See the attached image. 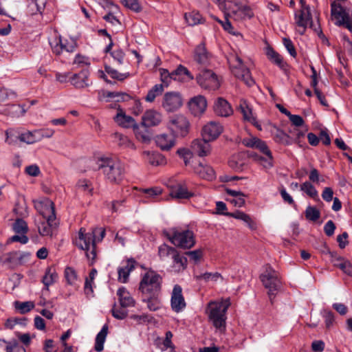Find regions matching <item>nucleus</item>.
Masks as SVG:
<instances>
[{"instance_id": "19", "label": "nucleus", "mask_w": 352, "mask_h": 352, "mask_svg": "<svg viewBox=\"0 0 352 352\" xmlns=\"http://www.w3.org/2000/svg\"><path fill=\"white\" fill-rule=\"evenodd\" d=\"M222 132L223 126L219 122L211 121L203 126L201 136L210 142L216 140Z\"/></svg>"}, {"instance_id": "7", "label": "nucleus", "mask_w": 352, "mask_h": 352, "mask_svg": "<svg viewBox=\"0 0 352 352\" xmlns=\"http://www.w3.org/2000/svg\"><path fill=\"white\" fill-rule=\"evenodd\" d=\"M331 16L335 24L352 32V11L350 9L342 6L340 3L333 2L331 3Z\"/></svg>"}, {"instance_id": "26", "label": "nucleus", "mask_w": 352, "mask_h": 352, "mask_svg": "<svg viewBox=\"0 0 352 352\" xmlns=\"http://www.w3.org/2000/svg\"><path fill=\"white\" fill-rule=\"evenodd\" d=\"M172 264L170 265V270L174 273H179L186 270L187 267V258L177 252L171 258Z\"/></svg>"}, {"instance_id": "61", "label": "nucleus", "mask_w": 352, "mask_h": 352, "mask_svg": "<svg viewBox=\"0 0 352 352\" xmlns=\"http://www.w3.org/2000/svg\"><path fill=\"white\" fill-rule=\"evenodd\" d=\"M186 75L190 80H192L194 76L191 74L189 70L184 66L180 65L173 72V75L176 77L177 75Z\"/></svg>"}, {"instance_id": "36", "label": "nucleus", "mask_w": 352, "mask_h": 352, "mask_svg": "<svg viewBox=\"0 0 352 352\" xmlns=\"http://www.w3.org/2000/svg\"><path fill=\"white\" fill-rule=\"evenodd\" d=\"M57 279L58 274L55 269L52 267H49L45 270V275L42 279V283L44 284L45 289L48 290V287L53 285Z\"/></svg>"}, {"instance_id": "49", "label": "nucleus", "mask_w": 352, "mask_h": 352, "mask_svg": "<svg viewBox=\"0 0 352 352\" xmlns=\"http://www.w3.org/2000/svg\"><path fill=\"white\" fill-rule=\"evenodd\" d=\"M12 228L16 234H27L28 226L23 218H17L12 225Z\"/></svg>"}, {"instance_id": "29", "label": "nucleus", "mask_w": 352, "mask_h": 352, "mask_svg": "<svg viewBox=\"0 0 352 352\" xmlns=\"http://www.w3.org/2000/svg\"><path fill=\"white\" fill-rule=\"evenodd\" d=\"M194 59L198 64L203 66L209 63L210 54L207 52L204 44L201 43L197 46L195 50Z\"/></svg>"}, {"instance_id": "17", "label": "nucleus", "mask_w": 352, "mask_h": 352, "mask_svg": "<svg viewBox=\"0 0 352 352\" xmlns=\"http://www.w3.org/2000/svg\"><path fill=\"white\" fill-rule=\"evenodd\" d=\"M170 306L173 311L176 313L182 311L186 306L182 294V288L179 285H175L173 287L170 298Z\"/></svg>"}, {"instance_id": "45", "label": "nucleus", "mask_w": 352, "mask_h": 352, "mask_svg": "<svg viewBox=\"0 0 352 352\" xmlns=\"http://www.w3.org/2000/svg\"><path fill=\"white\" fill-rule=\"evenodd\" d=\"M239 109L243 114L245 120L248 122L254 121V117L253 116L252 109L248 104L246 100H241Z\"/></svg>"}, {"instance_id": "20", "label": "nucleus", "mask_w": 352, "mask_h": 352, "mask_svg": "<svg viewBox=\"0 0 352 352\" xmlns=\"http://www.w3.org/2000/svg\"><path fill=\"white\" fill-rule=\"evenodd\" d=\"M188 107L195 116H201L207 107V101L204 96L198 95L192 98L188 102Z\"/></svg>"}, {"instance_id": "46", "label": "nucleus", "mask_w": 352, "mask_h": 352, "mask_svg": "<svg viewBox=\"0 0 352 352\" xmlns=\"http://www.w3.org/2000/svg\"><path fill=\"white\" fill-rule=\"evenodd\" d=\"M163 91H164L163 85L157 84L155 86H153L152 87V89H151L148 91V92L145 98V100L147 102H152L155 100V99L157 96H158L162 94Z\"/></svg>"}, {"instance_id": "53", "label": "nucleus", "mask_w": 352, "mask_h": 352, "mask_svg": "<svg viewBox=\"0 0 352 352\" xmlns=\"http://www.w3.org/2000/svg\"><path fill=\"white\" fill-rule=\"evenodd\" d=\"M320 217V211L315 207L308 206L305 210V217L307 219L316 221Z\"/></svg>"}, {"instance_id": "23", "label": "nucleus", "mask_w": 352, "mask_h": 352, "mask_svg": "<svg viewBox=\"0 0 352 352\" xmlns=\"http://www.w3.org/2000/svg\"><path fill=\"white\" fill-rule=\"evenodd\" d=\"M209 142L203 138L196 139L192 142V148L199 157L207 156L211 152V146Z\"/></svg>"}, {"instance_id": "2", "label": "nucleus", "mask_w": 352, "mask_h": 352, "mask_svg": "<svg viewBox=\"0 0 352 352\" xmlns=\"http://www.w3.org/2000/svg\"><path fill=\"white\" fill-rule=\"evenodd\" d=\"M97 168L102 170L105 179L111 184H119L125 175L124 164L116 157H101L96 160Z\"/></svg>"}, {"instance_id": "24", "label": "nucleus", "mask_w": 352, "mask_h": 352, "mask_svg": "<svg viewBox=\"0 0 352 352\" xmlns=\"http://www.w3.org/2000/svg\"><path fill=\"white\" fill-rule=\"evenodd\" d=\"M113 120L119 126L123 128H130L136 124L134 118L127 116L120 107L117 109V113L113 117Z\"/></svg>"}, {"instance_id": "58", "label": "nucleus", "mask_w": 352, "mask_h": 352, "mask_svg": "<svg viewBox=\"0 0 352 352\" xmlns=\"http://www.w3.org/2000/svg\"><path fill=\"white\" fill-rule=\"evenodd\" d=\"M65 276L68 284L74 285L77 280V274L72 268L67 267L65 270Z\"/></svg>"}, {"instance_id": "52", "label": "nucleus", "mask_w": 352, "mask_h": 352, "mask_svg": "<svg viewBox=\"0 0 352 352\" xmlns=\"http://www.w3.org/2000/svg\"><path fill=\"white\" fill-rule=\"evenodd\" d=\"M265 157L256 156V160L265 169H270L273 166L274 158L272 154L265 155Z\"/></svg>"}, {"instance_id": "8", "label": "nucleus", "mask_w": 352, "mask_h": 352, "mask_svg": "<svg viewBox=\"0 0 352 352\" xmlns=\"http://www.w3.org/2000/svg\"><path fill=\"white\" fill-rule=\"evenodd\" d=\"M169 241L175 246L184 249L191 248L195 244L194 234L190 230L179 231L173 229L171 233H166Z\"/></svg>"}, {"instance_id": "9", "label": "nucleus", "mask_w": 352, "mask_h": 352, "mask_svg": "<svg viewBox=\"0 0 352 352\" xmlns=\"http://www.w3.org/2000/svg\"><path fill=\"white\" fill-rule=\"evenodd\" d=\"M189 122L187 118L181 115H175L170 118L167 127L174 136L184 137L188 133Z\"/></svg>"}, {"instance_id": "54", "label": "nucleus", "mask_w": 352, "mask_h": 352, "mask_svg": "<svg viewBox=\"0 0 352 352\" xmlns=\"http://www.w3.org/2000/svg\"><path fill=\"white\" fill-rule=\"evenodd\" d=\"M275 140L277 142L286 145L292 144L294 142L293 139L283 131H277L276 134L275 135Z\"/></svg>"}, {"instance_id": "51", "label": "nucleus", "mask_w": 352, "mask_h": 352, "mask_svg": "<svg viewBox=\"0 0 352 352\" xmlns=\"http://www.w3.org/2000/svg\"><path fill=\"white\" fill-rule=\"evenodd\" d=\"M20 142L29 144L38 142V136H36V131L33 132L27 131L25 133H21Z\"/></svg>"}, {"instance_id": "42", "label": "nucleus", "mask_w": 352, "mask_h": 352, "mask_svg": "<svg viewBox=\"0 0 352 352\" xmlns=\"http://www.w3.org/2000/svg\"><path fill=\"white\" fill-rule=\"evenodd\" d=\"M266 55L272 62L277 65L279 67L282 69L285 67V63L283 61V57L272 47H267L266 49Z\"/></svg>"}, {"instance_id": "37", "label": "nucleus", "mask_w": 352, "mask_h": 352, "mask_svg": "<svg viewBox=\"0 0 352 352\" xmlns=\"http://www.w3.org/2000/svg\"><path fill=\"white\" fill-rule=\"evenodd\" d=\"M173 338V333L168 331L166 333L165 338H157L155 340V344L158 349L164 351L170 348L174 349V346L172 343L171 339Z\"/></svg>"}, {"instance_id": "48", "label": "nucleus", "mask_w": 352, "mask_h": 352, "mask_svg": "<svg viewBox=\"0 0 352 352\" xmlns=\"http://www.w3.org/2000/svg\"><path fill=\"white\" fill-rule=\"evenodd\" d=\"M6 142L9 144H15L20 141L21 133L14 129H9L6 131Z\"/></svg>"}, {"instance_id": "41", "label": "nucleus", "mask_w": 352, "mask_h": 352, "mask_svg": "<svg viewBox=\"0 0 352 352\" xmlns=\"http://www.w3.org/2000/svg\"><path fill=\"white\" fill-rule=\"evenodd\" d=\"M184 18L186 23L190 26H194L204 22L202 16L197 11H192L186 13L184 14Z\"/></svg>"}, {"instance_id": "62", "label": "nucleus", "mask_w": 352, "mask_h": 352, "mask_svg": "<svg viewBox=\"0 0 352 352\" xmlns=\"http://www.w3.org/2000/svg\"><path fill=\"white\" fill-rule=\"evenodd\" d=\"M19 242L21 244H26L28 242V237L25 234H17L8 239V243Z\"/></svg>"}, {"instance_id": "39", "label": "nucleus", "mask_w": 352, "mask_h": 352, "mask_svg": "<svg viewBox=\"0 0 352 352\" xmlns=\"http://www.w3.org/2000/svg\"><path fill=\"white\" fill-rule=\"evenodd\" d=\"M177 252V250L175 248L166 243H163L158 247V256L162 261H165L170 257L172 258Z\"/></svg>"}, {"instance_id": "57", "label": "nucleus", "mask_w": 352, "mask_h": 352, "mask_svg": "<svg viewBox=\"0 0 352 352\" xmlns=\"http://www.w3.org/2000/svg\"><path fill=\"white\" fill-rule=\"evenodd\" d=\"M15 307L21 314H25L32 310L34 307V305L30 301L23 302H16Z\"/></svg>"}, {"instance_id": "33", "label": "nucleus", "mask_w": 352, "mask_h": 352, "mask_svg": "<svg viewBox=\"0 0 352 352\" xmlns=\"http://www.w3.org/2000/svg\"><path fill=\"white\" fill-rule=\"evenodd\" d=\"M135 263L134 260L129 259L125 266L118 269V280L120 282L124 283L127 282L130 272L135 268Z\"/></svg>"}, {"instance_id": "59", "label": "nucleus", "mask_w": 352, "mask_h": 352, "mask_svg": "<svg viewBox=\"0 0 352 352\" xmlns=\"http://www.w3.org/2000/svg\"><path fill=\"white\" fill-rule=\"evenodd\" d=\"M136 138L144 144L150 142L151 138L149 133L146 130H138L135 133Z\"/></svg>"}, {"instance_id": "55", "label": "nucleus", "mask_w": 352, "mask_h": 352, "mask_svg": "<svg viewBox=\"0 0 352 352\" xmlns=\"http://www.w3.org/2000/svg\"><path fill=\"white\" fill-rule=\"evenodd\" d=\"M160 76L162 82L161 85H163V87H166L169 85L173 79L176 80V77L175 75H173V72L169 73L168 70L164 69L160 70Z\"/></svg>"}, {"instance_id": "6", "label": "nucleus", "mask_w": 352, "mask_h": 352, "mask_svg": "<svg viewBox=\"0 0 352 352\" xmlns=\"http://www.w3.org/2000/svg\"><path fill=\"white\" fill-rule=\"evenodd\" d=\"M260 279L264 287L268 289V295L272 301L281 285L279 274L270 265H267L260 276Z\"/></svg>"}, {"instance_id": "4", "label": "nucleus", "mask_w": 352, "mask_h": 352, "mask_svg": "<svg viewBox=\"0 0 352 352\" xmlns=\"http://www.w3.org/2000/svg\"><path fill=\"white\" fill-rule=\"evenodd\" d=\"M227 59L232 74L236 78L241 79L249 87L254 84L250 70L243 65L242 59L236 54H230Z\"/></svg>"}, {"instance_id": "64", "label": "nucleus", "mask_w": 352, "mask_h": 352, "mask_svg": "<svg viewBox=\"0 0 352 352\" xmlns=\"http://www.w3.org/2000/svg\"><path fill=\"white\" fill-rule=\"evenodd\" d=\"M6 346H11L12 352H26L25 349L20 346L16 341H13L10 342H6Z\"/></svg>"}, {"instance_id": "27", "label": "nucleus", "mask_w": 352, "mask_h": 352, "mask_svg": "<svg viewBox=\"0 0 352 352\" xmlns=\"http://www.w3.org/2000/svg\"><path fill=\"white\" fill-rule=\"evenodd\" d=\"M226 216L231 217L243 221L250 230H254L257 228L255 221L249 214L242 211L236 210L233 212H228L226 213Z\"/></svg>"}, {"instance_id": "63", "label": "nucleus", "mask_w": 352, "mask_h": 352, "mask_svg": "<svg viewBox=\"0 0 352 352\" xmlns=\"http://www.w3.org/2000/svg\"><path fill=\"white\" fill-rule=\"evenodd\" d=\"M283 41L284 46L285 47V48L287 49V50L288 51L289 54L292 57L295 58L297 54H296V50H295V47L294 46L292 41L289 38H284L283 39Z\"/></svg>"}, {"instance_id": "31", "label": "nucleus", "mask_w": 352, "mask_h": 352, "mask_svg": "<svg viewBox=\"0 0 352 352\" xmlns=\"http://www.w3.org/2000/svg\"><path fill=\"white\" fill-rule=\"evenodd\" d=\"M157 145L164 151L170 150L175 144L173 135L160 134L155 138Z\"/></svg>"}, {"instance_id": "43", "label": "nucleus", "mask_w": 352, "mask_h": 352, "mask_svg": "<svg viewBox=\"0 0 352 352\" xmlns=\"http://www.w3.org/2000/svg\"><path fill=\"white\" fill-rule=\"evenodd\" d=\"M113 137L116 141L118 145L122 148H130L135 149V147L133 143L128 138V137L123 135L119 133H115L113 134Z\"/></svg>"}, {"instance_id": "5", "label": "nucleus", "mask_w": 352, "mask_h": 352, "mask_svg": "<svg viewBox=\"0 0 352 352\" xmlns=\"http://www.w3.org/2000/svg\"><path fill=\"white\" fill-rule=\"evenodd\" d=\"M162 277L154 271L146 272L140 283V289L144 296L159 295Z\"/></svg>"}, {"instance_id": "56", "label": "nucleus", "mask_w": 352, "mask_h": 352, "mask_svg": "<svg viewBox=\"0 0 352 352\" xmlns=\"http://www.w3.org/2000/svg\"><path fill=\"white\" fill-rule=\"evenodd\" d=\"M105 71L111 76V78L118 80H123L129 76V73H119L117 70L110 66H105Z\"/></svg>"}, {"instance_id": "22", "label": "nucleus", "mask_w": 352, "mask_h": 352, "mask_svg": "<svg viewBox=\"0 0 352 352\" xmlns=\"http://www.w3.org/2000/svg\"><path fill=\"white\" fill-rule=\"evenodd\" d=\"M214 112L221 117H228L233 113L230 104L223 98H218L214 103Z\"/></svg>"}, {"instance_id": "12", "label": "nucleus", "mask_w": 352, "mask_h": 352, "mask_svg": "<svg viewBox=\"0 0 352 352\" xmlns=\"http://www.w3.org/2000/svg\"><path fill=\"white\" fill-rule=\"evenodd\" d=\"M34 208L38 212L35 218H54L56 217L54 203L48 198L34 201Z\"/></svg>"}, {"instance_id": "18", "label": "nucleus", "mask_w": 352, "mask_h": 352, "mask_svg": "<svg viewBox=\"0 0 352 352\" xmlns=\"http://www.w3.org/2000/svg\"><path fill=\"white\" fill-rule=\"evenodd\" d=\"M163 116L161 112L153 109L146 110L142 116L141 124L146 128L156 126L162 122Z\"/></svg>"}, {"instance_id": "60", "label": "nucleus", "mask_w": 352, "mask_h": 352, "mask_svg": "<svg viewBox=\"0 0 352 352\" xmlns=\"http://www.w3.org/2000/svg\"><path fill=\"white\" fill-rule=\"evenodd\" d=\"M122 3L126 8L139 12L141 8L138 0H121Z\"/></svg>"}, {"instance_id": "47", "label": "nucleus", "mask_w": 352, "mask_h": 352, "mask_svg": "<svg viewBox=\"0 0 352 352\" xmlns=\"http://www.w3.org/2000/svg\"><path fill=\"white\" fill-rule=\"evenodd\" d=\"M110 6H111V12L109 14L104 15L103 16V19L107 22L109 23L111 25H112L113 26L120 25V21L113 14L117 11H118V6H116L113 3H111Z\"/></svg>"}, {"instance_id": "1", "label": "nucleus", "mask_w": 352, "mask_h": 352, "mask_svg": "<svg viewBox=\"0 0 352 352\" xmlns=\"http://www.w3.org/2000/svg\"><path fill=\"white\" fill-rule=\"evenodd\" d=\"M105 236V230L102 228H96L91 232H86V229L81 228L78 236L74 240L75 245L80 250L85 251L86 256L92 265L96 258V243L102 241Z\"/></svg>"}, {"instance_id": "13", "label": "nucleus", "mask_w": 352, "mask_h": 352, "mask_svg": "<svg viewBox=\"0 0 352 352\" xmlns=\"http://www.w3.org/2000/svg\"><path fill=\"white\" fill-rule=\"evenodd\" d=\"M50 45L54 54H60L63 51L73 52L76 48V43L74 40H63L60 36H55L50 40Z\"/></svg>"}, {"instance_id": "14", "label": "nucleus", "mask_w": 352, "mask_h": 352, "mask_svg": "<svg viewBox=\"0 0 352 352\" xmlns=\"http://www.w3.org/2000/svg\"><path fill=\"white\" fill-rule=\"evenodd\" d=\"M183 104L182 96L178 92H167L163 97L162 107L168 112H173Z\"/></svg>"}, {"instance_id": "44", "label": "nucleus", "mask_w": 352, "mask_h": 352, "mask_svg": "<svg viewBox=\"0 0 352 352\" xmlns=\"http://www.w3.org/2000/svg\"><path fill=\"white\" fill-rule=\"evenodd\" d=\"M144 301L146 302L147 307L151 311H156L162 307V302L158 295L144 296Z\"/></svg>"}, {"instance_id": "50", "label": "nucleus", "mask_w": 352, "mask_h": 352, "mask_svg": "<svg viewBox=\"0 0 352 352\" xmlns=\"http://www.w3.org/2000/svg\"><path fill=\"white\" fill-rule=\"evenodd\" d=\"M300 190L305 192L308 196L313 199H318V191L316 188L309 182H305L300 186Z\"/></svg>"}, {"instance_id": "30", "label": "nucleus", "mask_w": 352, "mask_h": 352, "mask_svg": "<svg viewBox=\"0 0 352 352\" xmlns=\"http://www.w3.org/2000/svg\"><path fill=\"white\" fill-rule=\"evenodd\" d=\"M194 171L199 177L207 180H212L215 177V173L212 168L201 163L195 166Z\"/></svg>"}, {"instance_id": "34", "label": "nucleus", "mask_w": 352, "mask_h": 352, "mask_svg": "<svg viewBox=\"0 0 352 352\" xmlns=\"http://www.w3.org/2000/svg\"><path fill=\"white\" fill-rule=\"evenodd\" d=\"M197 281L204 280L206 283L212 282L217 283L223 281V278L219 272H205L200 274L195 275Z\"/></svg>"}, {"instance_id": "21", "label": "nucleus", "mask_w": 352, "mask_h": 352, "mask_svg": "<svg viewBox=\"0 0 352 352\" xmlns=\"http://www.w3.org/2000/svg\"><path fill=\"white\" fill-rule=\"evenodd\" d=\"M231 14L235 20H243L250 19L254 14L252 9L238 2H234V6L231 8Z\"/></svg>"}, {"instance_id": "3", "label": "nucleus", "mask_w": 352, "mask_h": 352, "mask_svg": "<svg viewBox=\"0 0 352 352\" xmlns=\"http://www.w3.org/2000/svg\"><path fill=\"white\" fill-rule=\"evenodd\" d=\"M230 305V298L212 301L208 303V317L217 329L225 327L226 314Z\"/></svg>"}, {"instance_id": "32", "label": "nucleus", "mask_w": 352, "mask_h": 352, "mask_svg": "<svg viewBox=\"0 0 352 352\" xmlns=\"http://www.w3.org/2000/svg\"><path fill=\"white\" fill-rule=\"evenodd\" d=\"M117 295L118 296L119 302L122 307L134 306L135 300L125 287H120L117 292Z\"/></svg>"}, {"instance_id": "28", "label": "nucleus", "mask_w": 352, "mask_h": 352, "mask_svg": "<svg viewBox=\"0 0 352 352\" xmlns=\"http://www.w3.org/2000/svg\"><path fill=\"white\" fill-rule=\"evenodd\" d=\"M89 72L87 70H82L78 74L72 75L71 78V83L76 88L81 89L89 85Z\"/></svg>"}, {"instance_id": "16", "label": "nucleus", "mask_w": 352, "mask_h": 352, "mask_svg": "<svg viewBox=\"0 0 352 352\" xmlns=\"http://www.w3.org/2000/svg\"><path fill=\"white\" fill-rule=\"evenodd\" d=\"M28 253H22L20 252H10L3 253V257L0 258V263L14 267L16 265H21L25 258H28Z\"/></svg>"}, {"instance_id": "35", "label": "nucleus", "mask_w": 352, "mask_h": 352, "mask_svg": "<svg viewBox=\"0 0 352 352\" xmlns=\"http://www.w3.org/2000/svg\"><path fill=\"white\" fill-rule=\"evenodd\" d=\"M108 325L105 324L100 331L96 335L95 340L94 349L97 352H100L104 349V343L108 334Z\"/></svg>"}, {"instance_id": "38", "label": "nucleus", "mask_w": 352, "mask_h": 352, "mask_svg": "<svg viewBox=\"0 0 352 352\" xmlns=\"http://www.w3.org/2000/svg\"><path fill=\"white\" fill-rule=\"evenodd\" d=\"M143 155L145 160L153 166H159L164 163V157L158 153L146 151L143 152Z\"/></svg>"}, {"instance_id": "15", "label": "nucleus", "mask_w": 352, "mask_h": 352, "mask_svg": "<svg viewBox=\"0 0 352 352\" xmlns=\"http://www.w3.org/2000/svg\"><path fill=\"white\" fill-rule=\"evenodd\" d=\"M296 23L302 28L299 30L300 34H303L307 26L312 27V21L309 7L307 5L302 4V8L295 14Z\"/></svg>"}, {"instance_id": "10", "label": "nucleus", "mask_w": 352, "mask_h": 352, "mask_svg": "<svg viewBox=\"0 0 352 352\" xmlns=\"http://www.w3.org/2000/svg\"><path fill=\"white\" fill-rule=\"evenodd\" d=\"M34 223L40 235L50 237H52L58 226L56 217L34 218Z\"/></svg>"}, {"instance_id": "25", "label": "nucleus", "mask_w": 352, "mask_h": 352, "mask_svg": "<svg viewBox=\"0 0 352 352\" xmlns=\"http://www.w3.org/2000/svg\"><path fill=\"white\" fill-rule=\"evenodd\" d=\"M170 195L176 199H188L192 196V193L188 190L184 183H177L172 186Z\"/></svg>"}, {"instance_id": "40", "label": "nucleus", "mask_w": 352, "mask_h": 352, "mask_svg": "<svg viewBox=\"0 0 352 352\" xmlns=\"http://www.w3.org/2000/svg\"><path fill=\"white\" fill-rule=\"evenodd\" d=\"M13 212L18 218H24L28 215V206L24 197H20L15 204Z\"/></svg>"}, {"instance_id": "11", "label": "nucleus", "mask_w": 352, "mask_h": 352, "mask_svg": "<svg viewBox=\"0 0 352 352\" xmlns=\"http://www.w3.org/2000/svg\"><path fill=\"white\" fill-rule=\"evenodd\" d=\"M196 79L197 83L205 89L215 90L220 86L217 76L209 69L201 71Z\"/></svg>"}]
</instances>
